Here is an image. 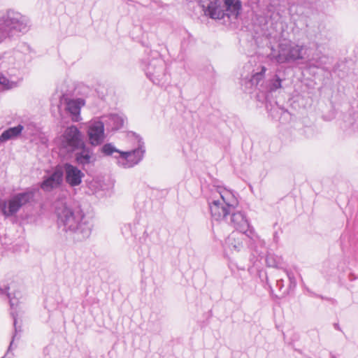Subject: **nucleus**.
<instances>
[{
  "label": "nucleus",
  "instance_id": "nucleus-1",
  "mask_svg": "<svg viewBox=\"0 0 358 358\" xmlns=\"http://www.w3.org/2000/svg\"><path fill=\"white\" fill-rule=\"evenodd\" d=\"M55 213L59 228L76 241L87 238L92 231L90 218L79 208H73L64 200L55 203Z\"/></svg>",
  "mask_w": 358,
  "mask_h": 358
},
{
  "label": "nucleus",
  "instance_id": "nucleus-2",
  "mask_svg": "<svg viewBox=\"0 0 358 358\" xmlns=\"http://www.w3.org/2000/svg\"><path fill=\"white\" fill-rule=\"evenodd\" d=\"M238 201L234 194L222 187H216L208 200L212 217L228 221V216L237 208Z\"/></svg>",
  "mask_w": 358,
  "mask_h": 358
},
{
  "label": "nucleus",
  "instance_id": "nucleus-3",
  "mask_svg": "<svg viewBox=\"0 0 358 358\" xmlns=\"http://www.w3.org/2000/svg\"><path fill=\"white\" fill-rule=\"evenodd\" d=\"M31 27L29 17L15 10L0 15V43L19 34L27 33Z\"/></svg>",
  "mask_w": 358,
  "mask_h": 358
},
{
  "label": "nucleus",
  "instance_id": "nucleus-4",
  "mask_svg": "<svg viewBox=\"0 0 358 358\" xmlns=\"http://www.w3.org/2000/svg\"><path fill=\"white\" fill-rule=\"evenodd\" d=\"M305 46L290 40H282L278 45V52L272 50L271 55L279 64L294 62L304 58Z\"/></svg>",
  "mask_w": 358,
  "mask_h": 358
},
{
  "label": "nucleus",
  "instance_id": "nucleus-5",
  "mask_svg": "<svg viewBox=\"0 0 358 358\" xmlns=\"http://www.w3.org/2000/svg\"><path fill=\"white\" fill-rule=\"evenodd\" d=\"M34 196L32 191L15 194L8 199L0 201V210L6 217L15 216L23 206L33 200Z\"/></svg>",
  "mask_w": 358,
  "mask_h": 358
},
{
  "label": "nucleus",
  "instance_id": "nucleus-6",
  "mask_svg": "<svg viewBox=\"0 0 358 358\" xmlns=\"http://www.w3.org/2000/svg\"><path fill=\"white\" fill-rule=\"evenodd\" d=\"M129 136L137 141V148L120 152V155L114 157L117 164L123 169H130L137 165L143 159L145 153L141 138L135 134H131Z\"/></svg>",
  "mask_w": 358,
  "mask_h": 358
},
{
  "label": "nucleus",
  "instance_id": "nucleus-7",
  "mask_svg": "<svg viewBox=\"0 0 358 358\" xmlns=\"http://www.w3.org/2000/svg\"><path fill=\"white\" fill-rule=\"evenodd\" d=\"M58 145L66 152H72L84 146L82 134L74 125L68 127L58 139Z\"/></svg>",
  "mask_w": 358,
  "mask_h": 358
},
{
  "label": "nucleus",
  "instance_id": "nucleus-8",
  "mask_svg": "<svg viewBox=\"0 0 358 358\" xmlns=\"http://www.w3.org/2000/svg\"><path fill=\"white\" fill-rule=\"evenodd\" d=\"M147 76L155 84H160L164 79L165 64L161 58L151 60L146 68Z\"/></svg>",
  "mask_w": 358,
  "mask_h": 358
},
{
  "label": "nucleus",
  "instance_id": "nucleus-9",
  "mask_svg": "<svg viewBox=\"0 0 358 358\" xmlns=\"http://www.w3.org/2000/svg\"><path fill=\"white\" fill-rule=\"evenodd\" d=\"M87 136L90 143L93 146L101 144L105 138L104 123L99 120H94L89 123Z\"/></svg>",
  "mask_w": 358,
  "mask_h": 358
},
{
  "label": "nucleus",
  "instance_id": "nucleus-10",
  "mask_svg": "<svg viewBox=\"0 0 358 358\" xmlns=\"http://www.w3.org/2000/svg\"><path fill=\"white\" fill-rule=\"evenodd\" d=\"M7 76L0 73V88L2 90H10L18 86L22 80L18 69H8Z\"/></svg>",
  "mask_w": 358,
  "mask_h": 358
},
{
  "label": "nucleus",
  "instance_id": "nucleus-11",
  "mask_svg": "<svg viewBox=\"0 0 358 358\" xmlns=\"http://www.w3.org/2000/svg\"><path fill=\"white\" fill-rule=\"evenodd\" d=\"M66 182L71 187H76L81 184L85 177L84 173L77 166L69 163L64 164L63 170Z\"/></svg>",
  "mask_w": 358,
  "mask_h": 358
},
{
  "label": "nucleus",
  "instance_id": "nucleus-12",
  "mask_svg": "<svg viewBox=\"0 0 358 358\" xmlns=\"http://www.w3.org/2000/svg\"><path fill=\"white\" fill-rule=\"evenodd\" d=\"M200 5L205 15L213 19H222L224 15L217 0H201Z\"/></svg>",
  "mask_w": 358,
  "mask_h": 358
},
{
  "label": "nucleus",
  "instance_id": "nucleus-13",
  "mask_svg": "<svg viewBox=\"0 0 358 358\" xmlns=\"http://www.w3.org/2000/svg\"><path fill=\"white\" fill-rule=\"evenodd\" d=\"M225 222L243 234H245L250 227L249 222L245 215L241 211L235 212L234 210L228 216V221Z\"/></svg>",
  "mask_w": 358,
  "mask_h": 358
},
{
  "label": "nucleus",
  "instance_id": "nucleus-14",
  "mask_svg": "<svg viewBox=\"0 0 358 358\" xmlns=\"http://www.w3.org/2000/svg\"><path fill=\"white\" fill-rule=\"evenodd\" d=\"M63 171L62 169L57 168L53 171V173L44 179L41 185V187L44 191H51L61 185Z\"/></svg>",
  "mask_w": 358,
  "mask_h": 358
},
{
  "label": "nucleus",
  "instance_id": "nucleus-15",
  "mask_svg": "<svg viewBox=\"0 0 358 358\" xmlns=\"http://www.w3.org/2000/svg\"><path fill=\"white\" fill-rule=\"evenodd\" d=\"M243 233L233 232L231 233L225 241V245L227 249L231 252H240L244 248L243 245Z\"/></svg>",
  "mask_w": 358,
  "mask_h": 358
},
{
  "label": "nucleus",
  "instance_id": "nucleus-16",
  "mask_svg": "<svg viewBox=\"0 0 358 358\" xmlns=\"http://www.w3.org/2000/svg\"><path fill=\"white\" fill-rule=\"evenodd\" d=\"M66 110L70 113L73 122L81 120L80 108L85 105L83 99H68L66 101Z\"/></svg>",
  "mask_w": 358,
  "mask_h": 358
},
{
  "label": "nucleus",
  "instance_id": "nucleus-17",
  "mask_svg": "<svg viewBox=\"0 0 358 358\" xmlns=\"http://www.w3.org/2000/svg\"><path fill=\"white\" fill-rule=\"evenodd\" d=\"M103 123L108 129L117 130L122 128L124 124L125 118L123 115L110 114L103 117Z\"/></svg>",
  "mask_w": 358,
  "mask_h": 358
},
{
  "label": "nucleus",
  "instance_id": "nucleus-18",
  "mask_svg": "<svg viewBox=\"0 0 358 358\" xmlns=\"http://www.w3.org/2000/svg\"><path fill=\"white\" fill-rule=\"evenodd\" d=\"M226 6V15L229 17L236 19L242 8V3L240 0H224Z\"/></svg>",
  "mask_w": 358,
  "mask_h": 358
},
{
  "label": "nucleus",
  "instance_id": "nucleus-19",
  "mask_svg": "<svg viewBox=\"0 0 358 358\" xmlns=\"http://www.w3.org/2000/svg\"><path fill=\"white\" fill-rule=\"evenodd\" d=\"M24 127L22 124H18L16 127H10L0 135V143H3L9 140H13L17 138Z\"/></svg>",
  "mask_w": 358,
  "mask_h": 358
},
{
  "label": "nucleus",
  "instance_id": "nucleus-20",
  "mask_svg": "<svg viewBox=\"0 0 358 358\" xmlns=\"http://www.w3.org/2000/svg\"><path fill=\"white\" fill-rule=\"evenodd\" d=\"M82 150L76 155L77 162L83 166L87 165L94 161L92 152L83 146Z\"/></svg>",
  "mask_w": 358,
  "mask_h": 358
},
{
  "label": "nucleus",
  "instance_id": "nucleus-21",
  "mask_svg": "<svg viewBox=\"0 0 358 358\" xmlns=\"http://www.w3.org/2000/svg\"><path fill=\"white\" fill-rule=\"evenodd\" d=\"M266 262L268 266L280 268L282 265V258L273 254H268L266 256Z\"/></svg>",
  "mask_w": 358,
  "mask_h": 358
},
{
  "label": "nucleus",
  "instance_id": "nucleus-22",
  "mask_svg": "<svg viewBox=\"0 0 358 358\" xmlns=\"http://www.w3.org/2000/svg\"><path fill=\"white\" fill-rule=\"evenodd\" d=\"M267 69L264 66L259 67V71L256 72L251 78L250 82L253 85H258L264 78L265 73Z\"/></svg>",
  "mask_w": 358,
  "mask_h": 358
},
{
  "label": "nucleus",
  "instance_id": "nucleus-23",
  "mask_svg": "<svg viewBox=\"0 0 358 358\" xmlns=\"http://www.w3.org/2000/svg\"><path fill=\"white\" fill-rule=\"evenodd\" d=\"M101 152L106 156H110L115 152L117 153L119 155H120V152H122V151L117 150L112 143H106L103 145L101 147Z\"/></svg>",
  "mask_w": 358,
  "mask_h": 358
},
{
  "label": "nucleus",
  "instance_id": "nucleus-24",
  "mask_svg": "<svg viewBox=\"0 0 358 358\" xmlns=\"http://www.w3.org/2000/svg\"><path fill=\"white\" fill-rule=\"evenodd\" d=\"M282 79L278 76H275L273 79H271L268 85V90L270 92H275L282 87Z\"/></svg>",
  "mask_w": 358,
  "mask_h": 358
},
{
  "label": "nucleus",
  "instance_id": "nucleus-25",
  "mask_svg": "<svg viewBox=\"0 0 358 358\" xmlns=\"http://www.w3.org/2000/svg\"><path fill=\"white\" fill-rule=\"evenodd\" d=\"M24 132L29 136L34 135L36 131V127L34 125L29 124L24 129Z\"/></svg>",
  "mask_w": 358,
  "mask_h": 358
},
{
  "label": "nucleus",
  "instance_id": "nucleus-26",
  "mask_svg": "<svg viewBox=\"0 0 358 358\" xmlns=\"http://www.w3.org/2000/svg\"><path fill=\"white\" fill-rule=\"evenodd\" d=\"M287 275H288V278L290 281V286H292V287H295L296 281H295L294 277L292 275H291L290 273H288Z\"/></svg>",
  "mask_w": 358,
  "mask_h": 358
},
{
  "label": "nucleus",
  "instance_id": "nucleus-27",
  "mask_svg": "<svg viewBox=\"0 0 358 358\" xmlns=\"http://www.w3.org/2000/svg\"><path fill=\"white\" fill-rule=\"evenodd\" d=\"M8 289H9V287L7 286H5L4 288H3L0 286V294L6 293L8 297L10 298V294L8 293Z\"/></svg>",
  "mask_w": 358,
  "mask_h": 358
},
{
  "label": "nucleus",
  "instance_id": "nucleus-28",
  "mask_svg": "<svg viewBox=\"0 0 358 358\" xmlns=\"http://www.w3.org/2000/svg\"><path fill=\"white\" fill-rule=\"evenodd\" d=\"M311 60L314 61L315 62V64H316L315 66H317V67L322 66V63L320 62V59H316L313 58Z\"/></svg>",
  "mask_w": 358,
  "mask_h": 358
},
{
  "label": "nucleus",
  "instance_id": "nucleus-29",
  "mask_svg": "<svg viewBox=\"0 0 358 358\" xmlns=\"http://www.w3.org/2000/svg\"><path fill=\"white\" fill-rule=\"evenodd\" d=\"M6 64H7V62H3L1 64V68H3V69L6 68Z\"/></svg>",
  "mask_w": 358,
  "mask_h": 358
},
{
  "label": "nucleus",
  "instance_id": "nucleus-30",
  "mask_svg": "<svg viewBox=\"0 0 358 358\" xmlns=\"http://www.w3.org/2000/svg\"><path fill=\"white\" fill-rule=\"evenodd\" d=\"M10 304L11 307H13V306L15 305L14 302L13 301V300L11 299H10Z\"/></svg>",
  "mask_w": 358,
  "mask_h": 358
},
{
  "label": "nucleus",
  "instance_id": "nucleus-31",
  "mask_svg": "<svg viewBox=\"0 0 358 358\" xmlns=\"http://www.w3.org/2000/svg\"><path fill=\"white\" fill-rule=\"evenodd\" d=\"M12 345H13V341L10 343V346L8 348V350H10L11 348H12Z\"/></svg>",
  "mask_w": 358,
  "mask_h": 358
},
{
  "label": "nucleus",
  "instance_id": "nucleus-32",
  "mask_svg": "<svg viewBox=\"0 0 358 358\" xmlns=\"http://www.w3.org/2000/svg\"><path fill=\"white\" fill-rule=\"evenodd\" d=\"M14 325H16V319L14 317Z\"/></svg>",
  "mask_w": 358,
  "mask_h": 358
},
{
  "label": "nucleus",
  "instance_id": "nucleus-33",
  "mask_svg": "<svg viewBox=\"0 0 358 358\" xmlns=\"http://www.w3.org/2000/svg\"><path fill=\"white\" fill-rule=\"evenodd\" d=\"M12 61H13V58H11V57H10V58H9V62H12Z\"/></svg>",
  "mask_w": 358,
  "mask_h": 358
},
{
  "label": "nucleus",
  "instance_id": "nucleus-34",
  "mask_svg": "<svg viewBox=\"0 0 358 358\" xmlns=\"http://www.w3.org/2000/svg\"><path fill=\"white\" fill-rule=\"evenodd\" d=\"M2 358H3V357H2Z\"/></svg>",
  "mask_w": 358,
  "mask_h": 358
}]
</instances>
